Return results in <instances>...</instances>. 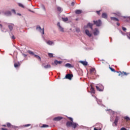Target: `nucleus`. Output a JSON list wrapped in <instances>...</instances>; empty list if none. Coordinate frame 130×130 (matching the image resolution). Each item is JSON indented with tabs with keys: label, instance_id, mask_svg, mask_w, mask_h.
<instances>
[{
	"label": "nucleus",
	"instance_id": "obj_1",
	"mask_svg": "<svg viewBox=\"0 0 130 130\" xmlns=\"http://www.w3.org/2000/svg\"><path fill=\"white\" fill-rule=\"evenodd\" d=\"M68 118L71 121H68L67 122V123H66L67 126L68 127H71V126H72V127H73V128H76V127H77L78 125V124L74 122V121H73L72 118L68 117Z\"/></svg>",
	"mask_w": 130,
	"mask_h": 130
},
{
	"label": "nucleus",
	"instance_id": "obj_2",
	"mask_svg": "<svg viewBox=\"0 0 130 130\" xmlns=\"http://www.w3.org/2000/svg\"><path fill=\"white\" fill-rule=\"evenodd\" d=\"M96 87V89L98 91H99L100 92H102L103 90H104V86L102 85V84H97Z\"/></svg>",
	"mask_w": 130,
	"mask_h": 130
},
{
	"label": "nucleus",
	"instance_id": "obj_3",
	"mask_svg": "<svg viewBox=\"0 0 130 130\" xmlns=\"http://www.w3.org/2000/svg\"><path fill=\"white\" fill-rule=\"evenodd\" d=\"M27 52H28L31 55H34L35 57H36V58H37V59L41 60V57H40V56H39V55L35 54V53L32 52V51L28 50Z\"/></svg>",
	"mask_w": 130,
	"mask_h": 130
},
{
	"label": "nucleus",
	"instance_id": "obj_4",
	"mask_svg": "<svg viewBox=\"0 0 130 130\" xmlns=\"http://www.w3.org/2000/svg\"><path fill=\"white\" fill-rule=\"evenodd\" d=\"M118 73V76H121V77H123L124 76H127V75H129V73H126L124 71L121 72V71H118L117 72Z\"/></svg>",
	"mask_w": 130,
	"mask_h": 130
},
{
	"label": "nucleus",
	"instance_id": "obj_5",
	"mask_svg": "<svg viewBox=\"0 0 130 130\" xmlns=\"http://www.w3.org/2000/svg\"><path fill=\"white\" fill-rule=\"evenodd\" d=\"M93 23L94 24L96 25V26H97L98 27H100V26H101V24H102L100 19L98 21L94 20Z\"/></svg>",
	"mask_w": 130,
	"mask_h": 130
},
{
	"label": "nucleus",
	"instance_id": "obj_6",
	"mask_svg": "<svg viewBox=\"0 0 130 130\" xmlns=\"http://www.w3.org/2000/svg\"><path fill=\"white\" fill-rule=\"evenodd\" d=\"M37 30H38L43 35H44V28H41V27L40 26L38 25L37 26L36 28Z\"/></svg>",
	"mask_w": 130,
	"mask_h": 130
},
{
	"label": "nucleus",
	"instance_id": "obj_7",
	"mask_svg": "<svg viewBox=\"0 0 130 130\" xmlns=\"http://www.w3.org/2000/svg\"><path fill=\"white\" fill-rule=\"evenodd\" d=\"M74 77V75L73 74H68L66 75V77L64 79H68V80H72V78Z\"/></svg>",
	"mask_w": 130,
	"mask_h": 130
},
{
	"label": "nucleus",
	"instance_id": "obj_8",
	"mask_svg": "<svg viewBox=\"0 0 130 130\" xmlns=\"http://www.w3.org/2000/svg\"><path fill=\"white\" fill-rule=\"evenodd\" d=\"M118 120H119V117L118 116H116L113 122V124H115L114 126H117V123L118 122Z\"/></svg>",
	"mask_w": 130,
	"mask_h": 130
},
{
	"label": "nucleus",
	"instance_id": "obj_9",
	"mask_svg": "<svg viewBox=\"0 0 130 130\" xmlns=\"http://www.w3.org/2000/svg\"><path fill=\"white\" fill-rule=\"evenodd\" d=\"M118 120H119V117L118 116H116L113 122V124H115L114 126H117V123L118 122Z\"/></svg>",
	"mask_w": 130,
	"mask_h": 130
},
{
	"label": "nucleus",
	"instance_id": "obj_10",
	"mask_svg": "<svg viewBox=\"0 0 130 130\" xmlns=\"http://www.w3.org/2000/svg\"><path fill=\"white\" fill-rule=\"evenodd\" d=\"M61 119H62V117L60 116H58L53 118L54 121H59V120H61Z\"/></svg>",
	"mask_w": 130,
	"mask_h": 130
},
{
	"label": "nucleus",
	"instance_id": "obj_11",
	"mask_svg": "<svg viewBox=\"0 0 130 130\" xmlns=\"http://www.w3.org/2000/svg\"><path fill=\"white\" fill-rule=\"evenodd\" d=\"M85 33L87 35V36H89V37H91L92 36V34L90 33V31L88 29H86L85 30Z\"/></svg>",
	"mask_w": 130,
	"mask_h": 130
},
{
	"label": "nucleus",
	"instance_id": "obj_12",
	"mask_svg": "<svg viewBox=\"0 0 130 130\" xmlns=\"http://www.w3.org/2000/svg\"><path fill=\"white\" fill-rule=\"evenodd\" d=\"M89 72L91 74H96V69H95V68H91L90 69Z\"/></svg>",
	"mask_w": 130,
	"mask_h": 130
},
{
	"label": "nucleus",
	"instance_id": "obj_13",
	"mask_svg": "<svg viewBox=\"0 0 130 130\" xmlns=\"http://www.w3.org/2000/svg\"><path fill=\"white\" fill-rule=\"evenodd\" d=\"M54 63L56 64V66H57V64H60L62 63V61H57V60H55Z\"/></svg>",
	"mask_w": 130,
	"mask_h": 130
},
{
	"label": "nucleus",
	"instance_id": "obj_14",
	"mask_svg": "<svg viewBox=\"0 0 130 130\" xmlns=\"http://www.w3.org/2000/svg\"><path fill=\"white\" fill-rule=\"evenodd\" d=\"M95 31L93 32V34L95 36H97L99 34V30H98V28H95Z\"/></svg>",
	"mask_w": 130,
	"mask_h": 130
},
{
	"label": "nucleus",
	"instance_id": "obj_15",
	"mask_svg": "<svg viewBox=\"0 0 130 130\" xmlns=\"http://www.w3.org/2000/svg\"><path fill=\"white\" fill-rule=\"evenodd\" d=\"M75 14H76V15H80V14H82V10H76Z\"/></svg>",
	"mask_w": 130,
	"mask_h": 130
},
{
	"label": "nucleus",
	"instance_id": "obj_16",
	"mask_svg": "<svg viewBox=\"0 0 130 130\" xmlns=\"http://www.w3.org/2000/svg\"><path fill=\"white\" fill-rule=\"evenodd\" d=\"M110 19H111V20H112V21H115L116 22L119 21V20L115 17H111Z\"/></svg>",
	"mask_w": 130,
	"mask_h": 130
},
{
	"label": "nucleus",
	"instance_id": "obj_17",
	"mask_svg": "<svg viewBox=\"0 0 130 130\" xmlns=\"http://www.w3.org/2000/svg\"><path fill=\"white\" fill-rule=\"evenodd\" d=\"M13 26H14V24H11L8 25V28L10 29V31L13 30Z\"/></svg>",
	"mask_w": 130,
	"mask_h": 130
},
{
	"label": "nucleus",
	"instance_id": "obj_18",
	"mask_svg": "<svg viewBox=\"0 0 130 130\" xmlns=\"http://www.w3.org/2000/svg\"><path fill=\"white\" fill-rule=\"evenodd\" d=\"M81 63L83 64V66H88V62L85 61H80Z\"/></svg>",
	"mask_w": 130,
	"mask_h": 130
},
{
	"label": "nucleus",
	"instance_id": "obj_19",
	"mask_svg": "<svg viewBox=\"0 0 130 130\" xmlns=\"http://www.w3.org/2000/svg\"><path fill=\"white\" fill-rule=\"evenodd\" d=\"M90 92L91 93H93V94H95V89L92 86H91Z\"/></svg>",
	"mask_w": 130,
	"mask_h": 130
},
{
	"label": "nucleus",
	"instance_id": "obj_20",
	"mask_svg": "<svg viewBox=\"0 0 130 130\" xmlns=\"http://www.w3.org/2000/svg\"><path fill=\"white\" fill-rule=\"evenodd\" d=\"M124 119L126 120V122L129 121L130 118L128 116H125L123 117Z\"/></svg>",
	"mask_w": 130,
	"mask_h": 130
},
{
	"label": "nucleus",
	"instance_id": "obj_21",
	"mask_svg": "<svg viewBox=\"0 0 130 130\" xmlns=\"http://www.w3.org/2000/svg\"><path fill=\"white\" fill-rule=\"evenodd\" d=\"M102 16V18H104V19L107 18V14L106 13H103Z\"/></svg>",
	"mask_w": 130,
	"mask_h": 130
},
{
	"label": "nucleus",
	"instance_id": "obj_22",
	"mask_svg": "<svg viewBox=\"0 0 130 130\" xmlns=\"http://www.w3.org/2000/svg\"><path fill=\"white\" fill-rule=\"evenodd\" d=\"M46 43L48 44V45H52V44H54L53 42L51 41H48Z\"/></svg>",
	"mask_w": 130,
	"mask_h": 130
},
{
	"label": "nucleus",
	"instance_id": "obj_23",
	"mask_svg": "<svg viewBox=\"0 0 130 130\" xmlns=\"http://www.w3.org/2000/svg\"><path fill=\"white\" fill-rule=\"evenodd\" d=\"M44 69H50L51 68V66L50 64H48L44 67Z\"/></svg>",
	"mask_w": 130,
	"mask_h": 130
},
{
	"label": "nucleus",
	"instance_id": "obj_24",
	"mask_svg": "<svg viewBox=\"0 0 130 130\" xmlns=\"http://www.w3.org/2000/svg\"><path fill=\"white\" fill-rule=\"evenodd\" d=\"M87 26L90 27L91 30H93V24L92 23H88Z\"/></svg>",
	"mask_w": 130,
	"mask_h": 130
},
{
	"label": "nucleus",
	"instance_id": "obj_25",
	"mask_svg": "<svg viewBox=\"0 0 130 130\" xmlns=\"http://www.w3.org/2000/svg\"><path fill=\"white\" fill-rule=\"evenodd\" d=\"M20 62L15 63L14 64V68H19V67H20Z\"/></svg>",
	"mask_w": 130,
	"mask_h": 130
},
{
	"label": "nucleus",
	"instance_id": "obj_26",
	"mask_svg": "<svg viewBox=\"0 0 130 130\" xmlns=\"http://www.w3.org/2000/svg\"><path fill=\"white\" fill-rule=\"evenodd\" d=\"M6 16H11L12 15V13H11V11H7L5 13Z\"/></svg>",
	"mask_w": 130,
	"mask_h": 130
},
{
	"label": "nucleus",
	"instance_id": "obj_27",
	"mask_svg": "<svg viewBox=\"0 0 130 130\" xmlns=\"http://www.w3.org/2000/svg\"><path fill=\"white\" fill-rule=\"evenodd\" d=\"M65 66L67 68H72V64H71L70 63H66Z\"/></svg>",
	"mask_w": 130,
	"mask_h": 130
},
{
	"label": "nucleus",
	"instance_id": "obj_28",
	"mask_svg": "<svg viewBox=\"0 0 130 130\" xmlns=\"http://www.w3.org/2000/svg\"><path fill=\"white\" fill-rule=\"evenodd\" d=\"M62 21H63L64 22H67V21H69V18H68V17L62 18Z\"/></svg>",
	"mask_w": 130,
	"mask_h": 130
},
{
	"label": "nucleus",
	"instance_id": "obj_29",
	"mask_svg": "<svg viewBox=\"0 0 130 130\" xmlns=\"http://www.w3.org/2000/svg\"><path fill=\"white\" fill-rule=\"evenodd\" d=\"M59 29L61 32H64V30L63 29V28L61 26H59Z\"/></svg>",
	"mask_w": 130,
	"mask_h": 130
},
{
	"label": "nucleus",
	"instance_id": "obj_30",
	"mask_svg": "<svg viewBox=\"0 0 130 130\" xmlns=\"http://www.w3.org/2000/svg\"><path fill=\"white\" fill-rule=\"evenodd\" d=\"M18 6H19V7H20L21 8H23V9L25 8V7L24 6V5L21 3H18Z\"/></svg>",
	"mask_w": 130,
	"mask_h": 130
},
{
	"label": "nucleus",
	"instance_id": "obj_31",
	"mask_svg": "<svg viewBox=\"0 0 130 130\" xmlns=\"http://www.w3.org/2000/svg\"><path fill=\"white\" fill-rule=\"evenodd\" d=\"M48 55L49 57H53V54L51 53H48Z\"/></svg>",
	"mask_w": 130,
	"mask_h": 130
},
{
	"label": "nucleus",
	"instance_id": "obj_32",
	"mask_svg": "<svg viewBox=\"0 0 130 130\" xmlns=\"http://www.w3.org/2000/svg\"><path fill=\"white\" fill-rule=\"evenodd\" d=\"M57 11L58 12H60V13H61V12H62V10L61 9V8L60 7H57Z\"/></svg>",
	"mask_w": 130,
	"mask_h": 130
},
{
	"label": "nucleus",
	"instance_id": "obj_33",
	"mask_svg": "<svg viewBox=\"0 0 130 130\" xmlns=\"http://www.w3.org/2000/svg\"><path fill=\"white\" fill-rule=\"evenodd\" d=\"M110 70H111V71L112 72H113L114 73H115L116 71H115V70H114V69L111 68V67H109Z\"/></svg>",
	"mask_w": 130,
	"mask_h": 130
},
{
	"label": "nucleus",
	"instance_id": "obj_34",
	"mask_svg": "<svg viewBox=\"0 0 130 130\" xmlns=\"http://www.w3.org/2000/svg\"><path fill=\"white\" fill-rule=\"evenodd\" d=\"M48 126H48V125L47 124H43L42 126H41V127H48Z\"/></svg>",
	"mask_w": 130,
	"mask_h": 130
},
{
	"label": "nucleus",
	"instance_id": "obj_35",
	"mask_svg": "<svg viewBox=\"0 0 130 130\" xmlns=\"http://www.w3.org/2000/svg\"><path fill=\"white\" fill-rule=\"evenodd\" d=\"M7 126H8V127H10V126H12V124L10 123H8L7 124Z\"/></svg>",
	"mask_w": 130,
	"mask_h": 130
},
{
	"label": "nucleus",
	"instance_id": "obj_36",
	"mask_svg": "<svg viewBox=\"0 0 130 130\" xmlns=\"http://www.w3.org/2000/svg\"><path fill=\"white\" fill-rule=\"evenodd\" d=\"M30 125H31L30 124H27L24 125V127H28V126H30Z\"/></svg>",
	"mask_w": 130,
	"mask_h": 130
},
{
	"label": "nucleus",
	"instance_id": "obj_37",
	"mask_svg": "<svg viewBox=\"0 0 130 130\" xmlns=\"http://www.w3.org/2000/svg\"><path fill=\"white\" fill-rule=\"evenodd\" d=\"M96 13H97L98 15H99V16H100V11H96Z\"/></svg>",
	"mask_w": 130,
	"mask_h": 130
},
{
	"label": "nucleus",
	"instance_id": "obj_38",
	"mask_svg": "<svg viewBox=\"0 0 130 130\" xmlns=\"http://www.w3.org/2000/svg\"><path fill=\"white\" fill-rule=\"evenodd\" d=\"M122 30H123V31H126V28H125V27H122Z\"/></svg>",
	"mask_w": 130,
	"mask_h": 130
},
{
	"label": "nucleus",
	"instance_id": "obj_39",
	"mask_svg": "<svg viewBox=\"0 0 130 130\" xmlns=\"http://www.w3.org/2000/svg\"><path fill=\"white\" fill-rule=\"evenodd\" d=\"M120 130H127V129H126V128H125V127H122L121 128Z\"/></svg>",
	"mask_w": 130,
	"mask_h": 130
},
{
	"label": "nucleus",
	"instance_id": "obj_40",
	"mask_svg": "<svg viewBox=\"0 0 130 130\" xmlns=\"http://www.w3.org/2000/svg\"><path fill=\"white\" fill-rule=\"evenodd\" d=\"M12 11L13 13H14V14H16V10H15L14 9H13V10H12Z\"/></svg>",
	"mask_w": 130,
	"mask_h": 130
},
{
	"label": "nucleus",
	"instance_id": "obj_41",
	"mask_svg": "<svg viewBox=\"0 0 130 130\" xmlns=\"http://www.w3.org/2000/svg\"><path fill=\"white\" fill-rule=\"evenodd\" d=\"M57 26L59 27V26H60V23L59 22L57 23Z\"/></svg>",
	"mask_w": 130,
	"mask_h": 130
},
{
	"label": "nucleus",
	"instance_id": "obj_42",
	"mask_svg": "<svg viewBox=\"0 0 130 130\" xmlns=\"http://www.w3.org/2000/svg\"><path fill=\"white\" fill-rule=\"evenodd\" d=\"M11 38H12V39H13V40L16 39V38L14 36H13Z\"/></svg>",
	"mask_w": 130,
	"mask_h": 130
},
{
	"label": "nucleus",
	"instance_id": "obj_43",
	"mask_svg": "<svg viewBox=\"0 0 130 130\" xmlns=\"http://www.w3.org/2000/svg\"><path fill=\"white\" fill-rule=\"evenodd\" d=\"M71 6H75V2H72Z\"/></svg>",
	"mask_w": 130,
	"mask_h": 130
},
{
	"label": "nucleus",
	"instance_id": "obj_44",
	"mask_svg": "<svg viewBox=\"0 0 130 130\" xmlns=\"http://www.w3.org/2000/svg\"><path fill=\"white\" fill-rule=\"evenodd\" d=\"M43 9L44 11H45V6H43Z\"/></svg>",
	"mask_w": 130,
	"mask_h": 130
},
{
	"label": "nucleus",
	"instance_id": "obj_45",
	"mask_svg": "<svg viewBox=\"0 0 130 130\" xmlns=\"http://www.w3.org/2000/svg\"><path fill=\"white\" fill-rule=\"evenodd\" d=\"M2 130H8V129L6 128H2Z\"/></svg>",
	"mask_w": 130,
	"mask_h": 130
},
{
	"label": "nucleus",
	"instance_id": "obj_46",
	"mask_svg": "<svg viewBox=\"0 0 130 130\" xmlns=\"http://www.w3.org/2000/svg\"><path fill=\"white\" fill-rule=\"evenodd\" d=\"M127 36H130V32H128L127 34Z\"/></svg>",
	"mask_w": 130,
	"mask_h": 130
},
{
	"label": "nucleus",
	"instance_id": "obj_47",
	"mask_svg": "<svg viewBox=\"0 0 130 130\" xmlns=\"http://www.w3.org/2000/svg\"><path fill=\"white\" fill-rule=\"evenodd\" d=\"M0 28H3V25L2 24H0Z\"/></svg>",
	"mask_w": 130,
	"mask_h": 130
},
{
	"label": "nucleus",
	"instance_id": "obj_48",
	"mask_svg": "<svg viewBox=\"0 0 130 130\" xmlns=\"http://www.w3.org/2000/svg\"><path fill=\"white\" fill-rule=\"evenodd\" d=\"M117 26H120V24L119 23L117 22Z\"/></svg>",
	"mask_w": 130,
	"mask_h": 130
},
{
	"label": "nucleus",
	"instance_id": "obj_49",
	"mask_svg": "<svg viewBox=\"0 0 130 130\" xmlns=\"http://www.w3.org/2000/svg\"><path fill=\"white\" fill-rule=\"evenodd\" d=\"M28 11H29V12H31V13H34V11H31L30 10H28Z\"/></svg>",
	"mask_w": 130,
	"mask_h": 130
},
{
	"label": "nucleus",
	"instance_id": "obj_50",
	"mask_svg": "<svg viewBox=\"0 0 130 130\" xmlns=\"http://www.w3.org/2000/svg\"><path fill=\"white\" fill-rule=\"evenodd\" d=\"M127 38H128V39L130 40V36H127Z\"/></svg>",
	"mask_w": 130,
	"mask_h": 130
},
{
	"label": "nucleus",
	"instance_id": "obj_51",
	"mask_svg": "<svg viewBox=\"0 0 130 130\" xmlns=\"http://www.w3.org/2000/svg\"><path fill=\"white\" fill-rule=\"evenodd\" d=\"M94 130H101V129H97V128H94Z\"/></svg>",
	"mask_w": 130,
	"mask_h": 130
},
{
	"label": "nucleus",
	"instance_id": "obj_52",
	"mask_svg": "<svg viewBox=\"0 0 130 130\" xmlns=\"http://www.w3.org/2000/svg\"><path fill=\"white\" fill-rule=\"evenodd\" d=\"M17 15H18V16H21V14H20V13H17Z\"/></svg>",
	"mask_w": 130,
	"mask_h": 130
},
{
	"label": "nucleus",
	"instance_id": "obj_53",
	"mask_svg": "<svg viewBox=\"0 0 130 130\" xmlns=\"http://www.w3.org/2000/svg\"><path fill=\"white\" fill-rule=\"evenodd\" d=\"M23 55L24 56H27V55H26V54H23Z\"/></svg>",
	"mask_w": 130,
	"mask_h": 130
},
{
	"label": "nucleus",
	"instance_id": "obj_54",
	"mask_svg": "<svg viewBox=\"0 0 130 130\" xmlns=\"http://www.w3.org/2000/svg\"><path fill=\"white\" fill-rule=\"evenodd\" d=\"M3 126H6V125H3Z\"/></svg>",
	"mask_w": 130,
	"mask_h": 130
}]
</instances>
